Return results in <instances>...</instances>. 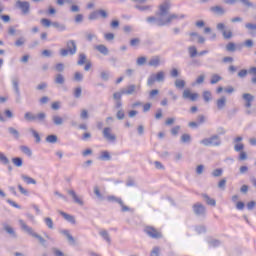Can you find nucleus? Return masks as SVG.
Segmentation results:
<instances>
[{
  "label": "nucleus",
  "mask_w": 256,
  "mask_h": 256,
  "mask_svg": "<svg viewBox=\"0 0 256 256\" xmlns=\"http://www.w3.org/2000/svg\"><path fill=\"white\" fill-rule=\"evenodd\" d=\"M171 11V1L165 0L160 6L155 16H149L146 18L147 23L155 24L158 27H165L171 25L175 19H185V15L181 14H169Z\"/></svg>",
  "instance_id": "1"
},
{
  "label": "nucleus",
  "mask_w": 256,
  "mask_h": 256,
  "mask_svg": "<svg viewBox=\"0 0 256 256\" xmlns=\"http://www.w3.org/2000/svg\"><path fill=\"white\" fill-rule=\"evenodd\" d=\"M19 225H20L22 231H24L25 233L30 235V237H34V239H38V241L42 245V247H47V245H46L47 240H45V238H43L41 235L37 234V232H35V230H33V228L31 226L27 225L25 223V221L19 220Z\"/></svg>",
  "instance_id": "2"
},
{
  "label": "nucleus",
  "mask_w": 256,
  "mask_h": 256,
  "mask_svg": "<svg viewBox=\"0 0 256 256\" xmlns=\"http://www.w3.org/2000/svg\"><path fill=\"white\" fill-rule=\"evenodd\" d=\"M164 82H165V72L159 71L156 74H151L148 77L147 86L153 87L155 83H164Z\"/></svg>",
  "instance_id": "3"
},
{
  "label": "nucleus",
  "mask_w": 256,
  "mask_h": 256,
  "mask_svg": "<svg viewBox=\"0 0 256 256\" xmlns=\"http://www.w3.org/2000/svg\"><path fill=\"white\" fill-rule=\"evenodd\" d=\"M24 119L28 122L39 121L40 123H44L45 119H47V114H45V112H40L35 115L33 112H26L24 114Z\"/></svg>",
  "instance_id": "4"
},
{
  "label": "nucleus",
  "mask_w": 256,
  "mask_h": 256,
  "mask_svg": "<svg viewBox=\"0 0 256 256\" xmlns=\"http://www.w3.org/2000/svg\"><path fill=\"white\" fill-rule=\"evenodd\" d=\"M200 143L205 147H219V145H221V138L219 135L215 134L209 138L202 139Z\"/></svg>",
  "instance_id": "5"
},
{
  "label": "nucleus",
  "mask_w": 256,
  "mask_h": 256,
  "mask_svg": "<svg viewBox=\"0 0 256 256\" xmlns=\"http://www.w3.org/2000/svg\"><path fill=\"white\" fill-rule=\"evenodd\" d=\"M108 19L109 18V12L104 9H98L96 11H93L89 14L88 19L90 21H97V19Z\"/></svg>",
  "instance_id": "6"
},
{
  "label": "nucleus",
  "mask_w": 256,
  "mask_h": 256,
  "mask_svg": "<svg viewBox=\"0 0 256 256\" xmlns=\"http://www.w3.org/2000/svg\"><path fill=\"white\" fill-rule=\"evenodd\" d=\"M15 7L21 11L22 15H29L31 13V3L29 1L18 0L15 3Z\"/></svg>",
  "instance_id": "7"
},
{
  "label": "nucleus",
  "mask_w": 256,
  "mask_h": 256,
  "mask_svg": "<svg viewBox=\"0 0 256 256\" xmlns=\"http://www.w3.org/2000/svg\"><path fill=\"white\" fill-rule=\"evenodd\" d=\"M144 233L148 235L151 239H161L163 237V234L155 229L153 226H146L144 228Z\"/></svg>",
  "instance_id": "8"
},
{
  "label": "nucleus",
  "mask_w": 256,
  "mask_h": 256,
  "mask_svg": "<svg viewBox=\"0 0 256 256\" xmlns=\"http://www.w3.org/2000/svg\"><path fill=\"white\" fill-rule=\"evenodd\" d=\"M12 87L16 94V103H21V90L19 89V77H12Z\"/></svg>",
  "instance_id": "9"
},
{
  "label": "nucleus",
  "mask_w": 256,
  "mask_h": 256,
  "mask_svg": "<svg viewBox=\"0 0 256 256\" xmlns=\"http://www.w3.org/2000/svg\"><path fill=\"white\" fill-rule=\"evenodd\" d=\"M192 209L197 217H205V214L207 213V209L205 208V206H203V204L199 202L195 203L192 206Z\"/></svg>",
  "instance_id": "10"
},
{
  "label": "nucleus",
  "mask_w": 256,
  "mask_h": 256,
  "mask_svg": "<svg viewBox=\"0 0 256 256\" xmlns=\"http://www.w3.org/2000/svg\"><path fill=\"white\" fill-rule=\"evenodd\" d=\"M183 99H188V101H197L199 99V93H192L189 89H185L182 93Z\"/></svg>",
  "instance_id": "11"
},
{
  "label": "nucleus",
  "mask_w": 256,
  "mask_h": 256,
  "mask_svg": "<svg viewBox=\"0 0 256 256\" xmlns=\"http://www.w3.org/2000/svg\"><path fill=\"white\" fill-rule=\"evenodd\" d=\"M112 131L113 130L111 129V127H105L102 131L104 139H106L107 141H117V136H115V134H112Z\"/></svg>",
  "instance_id": "12"
},
{
  "label": "nucleus",
  "mask_w": 256,
  "mask_h": 256,
  "mask_svg": "<svg viewBox=\"0 0 256 256\" xmlns=\"http://www.w3.org/2000/svg\"><path fill=\"white\" fill-rule=\"evenodd\" d=\"M218 31L222 32L224 39H231L233 37V32L231 30L226 31L225 30V24L224 23H218L216 26Z\"/></svg>",
  "instance_id": "13"
},
{
  "label": "nucleus",
  "mask_w": 256,
  "mask_h": 256,
  "mask_svg": "<svg viewBox=\"0 0 256 256\" xmlns=\"http://www.w3.org/2000/svg\"><path fill=\"white\" fill-rule=\"evenodd\" d=\"M242 99L243 101H245L244 107H246V109H250L253 101H255V96H253V94L250 93H244L242 95Z\"/></svg>",
  "instance_id": "14"
},
{
  "label": "nucleus",
  "mask_w": 256,
  "mask_h": 256,
  "mask_svg": "<svg viewBox=\"0 0 256 256\" xmlns=\"http://www.w3.org/2000/svg\"><path fill=\"white\" fill-rule=\"evenodd\" d=\"M66 47L69 50V55H75L77 53V43H75V40H69L66 43Z\"/></svg>",
  "instance_id": "15"
},
{
  "label": "nucleus",
  "mask_w": 256,
  "mask_h": 256,
  "mask_svg": "<svg viewBox=\"0 0 256 256\" xmlns=\"http://www.w3.org/2000/svg\"><path fill=\"white\" fill-rule=\"evenodd\" d=\"M211 13H214V15H225V13H227V11H225V8H223L222 6H212L210 8Z\"/></svg>",
  "instance_id": "16"
},
{
  "label": "nucleus",
  "mask_w": 256,
  "mask_h": 256,
  "mask_svg": "<svg viewBox=\"0 0 256 256\" xmlns=\"http://www.w3.org/2000/svg\"><path fill=\"white\" fill-rule=\"evenodd\" d=\"M59 214L66 220L68 223H72V225H75L77 221L75 220V216L71 214H67L63 211H59Z\"/></svg>",
  "instance_id": "17"
},
{
  "label": "nucleus",
  "mask_w": 256,
  "mask_h": 256,
  "mask_svg": "<svg viewBox=\"0 0 256 256\" xmlns=\"http://www.w3.org/2000/svg\"><path fill=\"white\" fill-rule=\"evenodd\" d=\"M98 53H101V55L107 56L109 55V48L105 46L104 44H99L94 47Z\"/></svg>",
  "instance_id": "18"
},
{
  "label": "nucleus",
  "mask_w": 256,
  "mask_h": 256,
  "mask_svg": "<svg viewBox=\"0 0 256 256\" xmlns=\"http://www.w3.org/2000/svg\"><path fill=\"white\" fill-rule=\"evenodd\" d=\"M67 193L68 195H70V197H72L74 203H77L78 205H83V200H81V198L77 196L75 190H68Z\"/></svg>",
  "instance_id": "19"
},
{
  "label": "nucleus",
  "mask_w": 256,
  "mask_h": 256,
  "mask_svg": "<svg viewBox=\"0 0 256 256\" xmlns=\"http://www.w3.org/2000/svg\"><path fill=\"white\" fill-rule=\"evenodd\" d=\"M60 233L67 238V241L70 245H75V238L73 235H71L69 230H61Z\"/></svg>",
  "instance_id": "20"
},
{
  "label": "nucleus",
  "mask_w": 256,
  "mask_h": 256,
  "mask_svg": "<svg viewBox=\"0 0 256 256\" xmlns=\"http://www.w3.org/2000/svg\"><path fill=\"white\" fill-rule=\"evenodd\" d=\"M148 65H149L150 67H155V68L159 67V65H161V57H159V56H153V57L149 60Z\"/></svg>",
  "instance_id": "21"
},
{
  "label": "nucleus",
  "mask_w": 256,
  "mask_h": 256,
  "mask_svg": "<svg viewBox=\"0 0 256 256\" xmlns=\"http://www.w3.org/2000/svg\"><path fill=\"white\" fill-rule=\"evenodd\" d=\"M52 123L56 127H61V125H63V123H65V120L63 119V117H61L59 115H53L52 116Z\"/></svg>",
  "instance_id": "22"
},
{
  "label": "nucleus",
  "mask_w": 256,
  "mask_h": 256,
  "mask_svg": "<svg viewBox=\"0 0 256 256\" xmlns=\"http://www.w3.org/2000/svg\"><path fill=\"white\" fill-rule=\"evenodd\" d=\"M3 229L4 231H6V233H8V235L13 237V239H17V233L15 232L13 227L9 226L8 224H3Z\"/></svg>",
  "instance_id": "23"
},
{
  "label": "nucleus",
  "mask_w": 256,
  "mask_h": 256,
  "mask_svg": "<svg viewBox=\"0 0 256 256\" xmlns=\"http://www.w3.org/2000/svg\"><path fill=\"white\" fill-rule=\"evenodd\" d=\"M136 89H137V86L135 84H131L127 86V88H123L122 93H124V95H133Z\"/></svg>",
  "instance_id": "24"
},
{
  "label": "nucleus",
  "mask_w": 256,
  "mask_h": 256,
  "mask_svg": "<svg viewBox=\"0 0 256 256\" xmlns=\"http://www.w3.org/2000/svg\"><path fill=\"white\" fill-rule=\"evenodd\" d=\"M217 109L221 111V109H225V105H227V98L222 96L220 99L216 101Z\"/></svg>",
  "instance_id": "25"
},
{
  "label": "nucleus",
  "mask_w": 256,
  "mask_h": 256,
  "mask_svg": "<svg viewBox=\"0 0 256 256\" xmlns=\"http://www.w3.org/2000/svg\"><path fill=\"white\" fill-rule=\"evenodd\" d=\"M202 197L207 205H210L211 207H215L217 205V201L207 194H202Z\"/></svg>",
  "instance_id": "26"
},
{
  "label": "nucleus",
  "mask_w": 256,
  "mask_h": 256,
  "mask_svg": "<svg viewBox=\"0 0 256 256\" xmlns=\"http://www.w3.org/2000/svg\"><path fill=\"white\" fill-rule=\"evenodd\" d=\"M21 178L23 179V181H25V183H27V185H37L36 179H33L25 174H22Z\"/></svg>",
  "instance_id": "27"
},
{
  "label": "nucleus",
  "mask_w": 256,
  "mask_h": 256,
  "mask_svg": "<svg viewBox=\"0 0 256 256\" xmlns=\"http://www.w3.org/2000/svg\"><path fill=\"white\" fill-rule=\"evenodd\" d=\"M8 133H9L10 135H12V137H13L14 139H16V141L19 140V138L21 137V134H20V133L18 132V130L15 129L14 127H9V128H8Z\"/></svg>",
  "instance_id": "28"
},
{
  "label": "nucleus",
  "mask_w": 256,
  "mask_h": 256,
  "mask_svg": "<svg viewBox=\"0 0 256 256\" xmlns=\"http://www.w3.org/2000/svg\"><path fill=\"white\" fill-rule=\"evenodd\" d=\"M20 151L24 153V155H27V157H31L33 155V151H31V148H29V146H20Z\"/></svg>",
  "instance_id": "29"
},
{
  "label": "nucleus",
  "mask_w": 256,
  "mask_h": 256,
  "mask_svg": "<svg viewBox=\"0 0 256 256\" xmlns=\"http://www.w3.org/2000/svg\"><path fill=\"white\" fill-rule=\"evenodd\" d=\"M54 82L56 83V85H64L65 84V77L63 76V74H57Z\"/></svg>",
  "instance_id": "30"
},
{
  "label": "nucleus",
  "mask_w": 256,
  "mask_h": 256,
  "mask_svg": "<svg viewBox=\"0 0 256 256\" xmlns=\"http://www.w3.org/2000/svg\"><path fill=\"white\" fill-rule=\"evenodd\" d=\"M52 27H54V29H57V31H66L67 26H65V24H61L59 22H52Z\"/></svg>",
  "instance_id": "31"
},
{
  "label": "nucleus",
  "mask_w": 256,
  "mask_h": 256,
  "mask_svg": "<svg viewBox=\"0 0 256 256\" xmlns=\"http://www.w3.org/2000/svg\"><path fill=\"white\" fill-rule=\"evenodd\" d=\"M99 235H101L104 241L111 244V237L109 236V232H107V230L100 231Z\"/></svg>",
  "instance_id": "32"
},
{
  "label": "nucleus",
  "mask_w": 256,
  "mask_h": 256,
  "mask_svg": "<svg viewBox=\"0 0 256 256\" xmlns=\"http://www.w3.org/2000/svg\"><path fill=\"white\" fill-rule=\"evenodd\" d=\"M12 163L15 167H23V158L14 157L12 158Z\"/></svg>",
  "instance_id": "33"
},
{
  "label": "nucleus",
  "mask_w": 256,
  "mask_h": 256,
  "mask_svg": "<svg viewBox=\"0 0 256 256\" xmlns=\"http://www.w3.org/2000/svg\"><path fill=\"white\" fill-rule=\"evenodd\" d=\"M207 243H208L209 247H219V245H221V241H219L218 239H213V238L208 239Z\"/></svg>",
  "instance_id": "34"
},
{
  "label": "nucleus",
  "mask_w": 256,
  "mask_h": 256,
  "mask_svg": "<svg viewBox=\"0 0 256 256\" xmlns=\"http://www.w3.org/2000/svg\"><path fill=\"white\" fill-rule=\"evenodd\" d=\"M107 201H109L110 203H118L119 205V204H122L123 200L116 196L110 195V196H107Z\"/></svg>",
  "instance_id": "35"
},
{
  "label": "nucleus",
  "mask_w": 256,
  "mask_h": 256,
  "mask_svg": "<svg viewBox=\"0 0 256 256\" xmlns=\"http://www.w3.org/2000/svg\"><path fill=\"white\" fill-rule=\"evenodd\" d=\"M174 85L176 89H185V80L176 79Z\"/></svg>",
  "instance_id": "36"
},
{
  "label": "nucleus",
  "mask_w": 256,
  "mask_h": 256,
  "mask_svg": "<svg viewBox=\"0 0 256 256\" xmlns=\"http://www.w3.org/2000/svg\"><path fill=\"white\" fill-rule=\"evenodd\" d=\"M188 52H189V55H190L191 59L197 57V55H198L197 47H195V46H190L188 48Z\"/></svg>",
  "instance_id": "37"
},
{
  "label": "nucleus",
  "mask_w": 256,
  "mask_h": 256,
  "mask_svg": "<svg viewBox=\"0 0 256 256\" xmlns=\"http://www.w3.org/2000/svg\"><path fill=\"white\" fill-rule=\"evenodd\" d=\"M82 93H83V89L81 88V86H78L74 89L73 96L75 97V99H80Z\"/></svg>",
  "instance_id": "38"
},
{
  "label": "nucleus",
  "mask_w": 256,
  "mask_h": 256,
  "mask_svg": "<svg viewBox=\"0 0 256 256\" xmlns=\"http://www.w3.org/2000/svg\"><path fill=\"white\" fill-rule=\"evenodd\" d=\"M222 77L218 74H213L210 80L211 85H216V83H219V81H222Z\"/></svg>",
  "instance_id": "39"
},
{
  "label": "nucleus",
  "mask_w": 256,
  "mask_h": 256,
  "mask_svg": "<svg viewBox=\"0 0 256 256\" xmlns=\"http://www.w3.org/2000/svg\"><path fill=\"white\" fill-rule=\"evenodd\" d=\"M87 61V55L85 53L79 54L77 65H85Z\"/></svg>",
  "instance_id": "40"
},
{
  "label": "nucleus",
  "mask_w": 256,
  "mask_h": 256,
  "mask_svg": "<svg viewBox=\"0 0 256 256\" xmlns=\"http://www.w3.org/2000/svg\"><path fill=\"white\" fill-rule=\"evenodd\" d=\"M123 95H125V93H123V89H121L119 92H115L113 94L114 101H122L121 99H122Z\"/></svg>",
  "instance_id": "41"
},
{
  "label": "nucleus",
  "mask_w": 256,
  "mask_h": 256,
  "mask_svg": "<svg viewBox=\"0 0 256 256\" xmlns=\"http://www.w3.org/2000/svg\"><path fill=\"white\" fill-rule=\"evenodd\" d=\"M30 133H32L33 137L36 139V143H41V136L39 135L37 130L31 128Z\"/></svg>",
  "instance_id": "42"
},
{
  "label": "nucleus",
  "mask_w": 256,
  "mask_h": 256,
  "mask_svg": "<svg viewBox=\"0 0 256 256\" xmlns=\"http://www.w3.org/2000/svg\"><path fill=\"white\" fill-rule=\"evenodd\" d=\"M100 159L102 161H111V154H109L108 151H103L101 156H100Z\"/></svg>",
  "instance_id": "43"
},
{
  "label": "nucleus",
  "mask_w": 256,
  "mask_h": 256,
  "mask_svg": "<svg viewBox=\"0 0 256 256\" xmlns=\"http://www.w3.org/2000/svg\"><path fill=\"white\" fill-rule=\"evenodd\" d=\"M57 142V135L50 134L46 137V143H56Z\"/></svg>",
  "instance_id": "44"
},
{
  "label": "nucleus",
  "mask_w": 256,
  "mask_h": 256,
  "mask_svg": "<svg viewBox=\"0 0 256 256\" xmlns=\"http://www.w3.org/2000/svg\"><path fill=\"white\" fill-rule=\"evenodd\" d=\"M25 42V37H20L15 41L14 45L15 47H23V45H25Z\"/></svg>",
  "instance_id": "45"
},
{
  "label": "nucleus",
  "mask_w": 256,
  "mask_h": 256,
  "mask_svg": "<svg viewBox=\"0 0 256 256\" xmlns=\"http://www.w3.org/2000/svg\"><path fill=\"white\" fill-rule=\"evenodd\" d=\"M136 63L139 67L145 65L147 63V57L141 56V57L137 58Z\"/></svg>",
  "instance_id": "46"
},
{
  "label": "nucleus",
  "mask_w": 256,
  "mask_h": 256,
  "mask_svg": "<svg viewBox=\"0 0 256 256\" xmlns=\"http://www.w3.org/2000/svg\"><path fill=\"white\" fill-rule=\"evenodd\" d=\"M181 143H191V135L183 134L180 138Z\"/></svg>",
  "instance_id": "47"
},
{
  "label": "nucleus",
  "mask_w": 256,
  "mask_h": 256,
  "mask_svg": "<svg viewBox=\"0 0 256 256\" xmlns=\"http://www.w3.org/2000/svg\"><path fill=\"white\" fill-rule=\"evenodd\" d=\"M44 223L48 227V229H54L53 219L46 217V218H44Z\"/></svg>",
  "instance_id": "48"
},
{
  "label": "nucleus",
  "mask_w": 256,
  "mask_h": 256,
  "mask_svg": "<svg viewBox=\"0 0 256 256\" xmlns=\"http://www.w3.org/2000/svg\"><path fill=\"white\" fill-rule=\"evenodd\" d=\"M0 163H2V165H9V158L2 152H0Z\"/></svg>",
  "instance_id": "49"
},
{
  "label": "nucleus",
  "mask_w": 256,
  "mask_h": 256,
  "mask_svg": "<svg viewBox=\"0 0 256 256\" xmlns=\"http://www.w3.org/2000/svg\"><path fill=\"white\" fill-rule=\"evenodd\" d=\"M237 47L235 46V43L233 42H229L226 45V50L229 51L230 53H234V51H236Z\"/></svg>",
  "instance_id": "50"
},
{
  "label": "nucleus",
  "mask_w": 256,
  "mask_h": 256,
  "mask_svg": "<svg viewBox=\"0 0 256 256\" xmlns=\"http://www.w3.org/2000/svg\"><path fill=\"white\" fill-rule=\"evenodd\" d=\"M40 23L43 25V27H51V25H53V22L47 18H42Z\"/></svg>",
  "instance_id": "51"
},
{
  "label": "nucleus",
  "mask_w": 256,
  "mask_h": 256,
  "mask_svg": "<svg viewBox=\"0 0 256 256\" xmlns=\"http://www.w3.org/2000/svg\"><path fill=\"white\" fill-rule=\"evenodd\" d=\"M195 231L198 233V235H201L203 233H207V228L205 226H197Z\"/></svg>",
  "instance_id": "52"
},
{
  "label": "nucleus",
  "mask_w": 256,
  "mask_h": 256,
  "mask_svg": "<svg viewBox=\"0 0 256 256\" xmlns=\"http://www.w3.org/2000/svg\"><path fill=\"white\" fill-rule=\"evenodd\" d=\"M116 117L119 121H123V119H125V111H123V109L118 110Z\"/></svg>",
  "instance_id": "53"
},
{
  "label": "nucleus",
  "mask_w": 256,
  "mask_h": 256,
  "mask_svg": "<svg viewBox=\"0 0 256 256\" xmlns=\"http://www.w3.org/2000/svg\"><path fill=\"white\" fill-rule=\"evenodd\" d=\"M94 194L96 195V197L98 199H100V201H103V194H101V191L99 190V187L95 186L94 187Z\"/></svg>",
  "instance_id": "54"
},
{
  "label": "nucleus",
  "mask_w": 256,
  "mask_h": 256,
  "mask_svg": "<svg viewBox=\"0 0 256 256\" xmlns=\"http://www.w3.org/2000/svg\"><path fill=\"white\" fill-rule=\"evenodd\" d=\"M223 175V169L217 168L212 172V177H221Z\"/></svg>",
  "instance_id": "55"
},
{
  "label": "nucleus",
  "mask_w": 256,
  "mask_h": 256,
  "mask_svg": "<svg viewBox=\"0 0 256 256\" xmlns=\"http://www.w3.org/2000/svg\"><path fill=\"white\" fill-rule=\"evenodd\" d=\"M227 185V179H222L218 182V188L222 189V191H225V187Z\"/></svg>",
  "instance_id": "56"
},
{
  "label": "nucleus",
  "mask_w": 256,
  "mask_h": 256,
  "mask_svg": "<svg viewBox=\"0 0 256 256\" xmlns=\"http://www.w3.org/2000/svg\"><path fill=\"white\" fill-rule=\"evenodd\" d=\"M110 73L109 71H102L100 73V77L102 79V81H107L109 79Z\"/></svg>",
  "instance_id": "57"
},
{
  "label": "nucleus",
  "mask_w": 256,
  "mask_h": 256,
  "mask_svg": "<svg viewBox=\"0 0 256 256\" xmlns=\"http://www.w3.org/2000/svg\"><path fill=\"white\" fill-rule=\"evenodd\" d=\"M55 69L58 71V73H63V71H65V64L58 63L56 64Z\"/></svg>",
  "instance_id": "58"
},
{
  "label": "nucleus",
  "mask_w": 256,
  "mask_h": 256,
  "mask_svg": "<svg viewBox=\"0 0 256 256\" xmlns=\"http://www.w3.org/2000/svg\"><path fill=\"white\" fill-rule=\"evenodd\" d=\"M74 81H77L78 83L83 81V74H81V72H75Z\"/></svg>",
  "instance_id": "59"
},
{
  "label": "nucleus",
  "mask_w": 256,
  "mask_h": 256,
  "mask_svg": "<svg viewBox=\"0 0 256 256\" xmlns=\"http://www.w3.org/2000/svg\"><path fill=\"white\" fill-rule=\"evenodd\" d=\"M203 99L206 101V103H209V101H211V93L209 91H204Z\"/></svg>",
  "instance_id": "60"
},
{
  "label": "nucleus",
  "mask_w": 256,
  "mask_h": 256,
  "mask_svg": "<svg viewBox=\"0 0 256 256\" xmlns=\"http://www.w3.org/2000/svg\"><path fill=\"white\" fill-rule=\"evenodd\" d=\"M80 119H89V111L86 109L81 110Z\"/></svg>",
  "instance_id": "61"
},
{
  "label": "nucleus",
  "mask_w": 256,
  "mask_h": 256,
  "mask_svg": "<svg viewBox=\"0 0 256 256\" xmlns=\"http://www.w3.org/2000/svg\"><path fill=\"white\" fill-rule=\"evenodd\" d=\"M141 43V40L139 38H134L130 40L131 47H137Z\"/></svg>",
  "instance_id": "62"
},
{
  "label": "nucleus",
  "mask_w": 256,
  "mask_h": 256,
  "mask_svg": "<svg viewBox=\"0 0 256 256\" xmlns=\"http://www.w3.org/2000/svg\"><path fill=\"white\" fill-rule=\"evenodd\" d=\"M111 29H119V20H112L110 23Z\"/></svg>",
  "instance_id": "63"
},
{
  "label": "nucleus",
  "mask_w": 256,
  "mask_h": 256,
  "mask_svg": "<svg viewBox=\"0 0 256 256\" xmlns=\"http://www.w3.org/2000/svg\"><path fill=\"white\" fill-rule=\"evenodd\" d=\"M160 249H159V247H154L153 248V250L151 251V253H150V256H159V253H160Z\"/></svg>",
  "instance_id": "64"
}]
</instances>
